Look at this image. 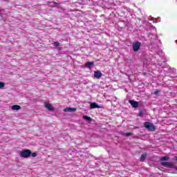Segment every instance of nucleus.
<instances>
[{"label": "nucleus", "instance_id": "16", "mask_svg": "<svg viewBox=\"0 0 177 177\" xmlns=\"http://www.w3.org/2000/svg\"><path fill=\"white\" fill-rule=\"evenodd\" d=\"M143 115H144L143 111H142V110L139 111V112H138L139 117H143Z\"/></svg>", "mask_w": 177, "mask_h": 177}, {"label": "nucleus", "instance_id": "10", "mask_svg": "<svg viewBox=\"0 0 177 177\" xmlns=\"http://www.w3.org/2000/svg\"><path fill=\"white\" fill-rule=\"evenodd\" d=\"M11 109L12 110H21V106L20 105H12Z\"/></svg>", "mask_w": 177, "mask_h": 177}, {"label": "nucleus", "instance_id": "11", "mask_svg": "<svg viewBox=\"0 0 177 177\" xmlns=\"http://www.w3.org/2000/svg\"><path fill=\"white\" fill-rule=\"evenodd\" d=\"M169 160V156H165L160 158V161H168Z\"/></svg>", "mask_w": 177, "mask_h": 177}, {"label": "nucleus", "instance_id": "6", "mask_svg": "<svg viewBox=\"0 0 177 177\" xmlns=\"http://www.w3.org/2000/svg\"><path fill=\"white\" fill-rule=\"evenodd\" d=\"M102 74V72H100V71H96L94 72V77L95 78H97V80H99L101 78Z\"/></svg>", "mask_w": 177, "mask_h": 177}, {"label": "nucleus", "instance_id": "4", "mask_svg": "<svg viewBox=\"0 0 177 177\" xmlns=\"http://www.w3.org/2000/svg\"><path fill=\"white\" fill-rule=\"evenodd\" d=\"M161 165H162V167H166V168H172V167L175 165V163L169 162H161Z\"/></svg>", "mask_w": 177, "mask_h": 177}, {"label": "nucleus", "instance_id": "13", "mask_svg": "<svg viewBox=\"0 0 177 177\" xmlns=\"http://www.w3.org/2000/svg\"><path fill=\"white\" fill-rule=\"evenodd\" d=\"M93 64H94L93 62H88L86 63L85 66L86 67H88V68H91V66H93Z\"/></svg>", "mask_w": 177, "mask_h": 177}, {"label": "nucleus", "instance_id": "18", "mask_svg": "<svg viewBox=\"0 0 177 177\" xmlns=\"http://www.w3.org/2000/svg\"><path fill=\"white\" fill-rule=\"evenodd\" d=\"M30 156H31L32 157H33V158H35V157H37V153H35V152H33V153L31 152Z\"/></svg>", "mask_w": 177, "mask_h": 177}, {"label": "nucleus", "instance_id": "23", "mask_svg": "<svg viewBox=\"0 0 177 177\" xmlns=\"http://www.w3.org/2000/svg\"><path fill=\"white\" fill-rule=\"evenodd\" d=\"M176 171H177V168H176Z\"/></svg>", "mask_w": 177, "mask_h": 177}, {"label": "nucleus", "instance_id": "1", "mask_svg": "<svg viewBox=\"0 0 177 177\" xmlns=\"http://www.w3.org/2000/svg\"><path fill=\"white\" fill-rule=\"evenodd\" d=\"M20 157L22 158H28L31 156V150L23 149L20 153Z\"/></svg>", "mask_w": 177, "mask_h": 177}, {"label": "nucleus", "instance_id": "5", "mask_svg": "<svg viewBox=\"0 0 177 177\" xmlns=\"http://www.w3.org/2000/svg\"><path fill=\"white\" fill-rule=\"evenodd\" d=\"M129 102L132 106V107H133L134 109H136V108L139 107V102H138L135 100H130L129 101Z\"/></svg>", "mask_w": 177, "mask_h": 177}, {"label": "nucleus", "instance_id": "12", "mask_svg": "<svg viewBox=\"0 0 177 177\" xmlns=\"http://www.w3.org/2000/svg\"><path fill=\"white\" fill-rule=\"evenodd\" d=\"M147 156V154H146V153L142 154L141 157H140V161H142V162H143V161H145V160H146Z\"/></svg>", "mask_w": 177, "mask_h": 177}, {"label": "nucleus", "instance_id": "20", "mask_svg": "<svg viewBox=\"0 0 177 177\" xmlns=\"http://www.w3.org/2000/svg\"><path fill=\"white\" fill-rule=\"evenodd\" d=\"M158 93H160V91L156 90L154 91V95H158Z\"/></svg>", "mask_w": 177, "mask_h": 177}, {"label": "nucleus", "instance_id": "19", "mask_svg": "<svg viewBox=\"0 0 177 177\" xmlns=\"http://www.w3.org/2000/svg\"><path fill=\"white\" fill-rule=\"evenodd\" d=\"M133 135V133H125L126 136H132Z\"/></svg>", "mask_w": 177, "mask_h": 177}, {"label": "nucleus", "instance_id": "3", "mask_svg": "<svg viewBox=\"0 0 177 177\" xmlns=\"http://www.w3.org/2000/svg\"><path fill=\"white\" fill-rule=\"evenodd\" d=\"M142 44L140 41H136L133 43V50L134 52H138L140 49V46Z\"/></svg>", "mask_w": 177, "mask_h": 177}, {"label": "nucleus", "instance_id": "2", "mask_svg": "<svg viewBox=\"0 0 177 177\" xmlns=\"http://www.w3.org/2000/svg\"><path fill=\"white\" fill-rule=\"evenodd\" d=\"M144 127H145V128L148 129V131H156V126H154V124H153L152 123H150L149 122H145L144 123Z\"/></svg>", "mask_w": 177, "mask_h": 177}, {"label": "nucleus", "instance_id": "9", "mask_svg": "<svg viewBox=\"0 0 177 177\" xmlns=\"http://www.w3.org/2000/svg\"><path fill=\"white\" fill-rule=\"evenodd\" d=\"M45 108L48 109L50 111H53V107L49 103H45Z\"/></svg>", "mask_w": 177, "mask_h": 177}, {"label": "nucleus", "instance_id": "7", "mask_svg": "<svg viewBox=\"0 0 177 177\" xmlns=\"http://www.w3.org/2000/svg\"><path fill=\"white\" fill-rule=\"evenodd\" d=\"M64 111L68 113H74L77 111V108H66L64 109Z\"/></svg>", "mask_w": 177, "mask_h": 177}, {"label": "nucleus", "instance_id": "14", "mask_svg": "<svg viewBox=\"0 0 177 177\" xmlns=\"http://www.w3.org/2000/svg\"><path fill=\"white\" fill-rule=\"evenodd\" d=\"M84 120H86V121H92V118L88 115H84L83 117Z\"/></svg>", "mask_w": 177, "mask_h": 177}, {"label": "nucleus", "instance_id": "21", "mask_svg": "<svg viewBox=\"0 0 177 177\" xmlns=\"http://www.w3.org/2000/svg\"><path fill=\"white\" fill-rule=\"evenodd\" d=\"M53 4L54 5H56L57 6H59V3L56 2V1H54L53 2Z\"/></svg>", "mask_w": 177, "mask_h": 177}, {"label": "nucleus", "instance_id": "8", "mask_svg": "<svg viewBox=\"0 0 177 177\" xmlns=\"http://www.w3.org/2000/svg\"><path fill=\"white\" fill-rule=\"evenodd\" d=\"M90 109H100V106L95 102H93L90 105Z\"/></svg>", "mask_w": 177, "mask_h": 177}, {"label": "nucleus", "instance_id": "22", "mask_svg": "<svg viewBox=\"0 0 177 177\" xmlns=\"http://www.w3.org/2000/svg\"><path fill=\"white\" fill-rule=\"evenodd\" d=\"M174 158H175V160H176V161H177V156H175Z\"/></svg>", "mask_w": 177, "mask_h": 177}, {"label": "nucleus", "instance_id": "15", "mask_svg": "<svg viewBox=\"0 0 177 177\" xmlns=\"http://www.w3.org/2000/svg\"><path fill=\"white\" fill-rule=\"evenodd\" d=\"M5 88V83L3 82H0V89H3Z\"/></svg>", "mask_w": 177, "mask_h": 177}, {"label": "nucleus", "instance_id": "17", "mask_svg": "<svg viewBox=\"0 0 177 177\" xmlns=\"http://www.w3.org/2000/svg\"><path fill=\"white\" fill-rule=\"evenodd\" d=\"M59 45H60V43H59L58 41L54 42V46H55L56 48H57V46H59Z\"/></svg>", "mask_w": 177, "mask_h": 177}]
</instances>
